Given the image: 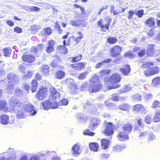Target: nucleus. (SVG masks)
Listing matches in <instances>:
<instances>
[{
	"label": "nucleus",
	"mask_w": 160,
	"mask_h": 160,
	"mask_svg": "<svg viewBox=\"0 0 160 160\" xmlns=\"http://www.w3.org/2000/svg\"><path fill=\"white\" fill-rule=\"evenodd\" d=\"M65 76V72L60 70H58L55 72L54 77L57 79L61 80Z\"/></svg>",
	"instance_id": "31"
},
{
	"label": "nucleus",
	"mask_w": 160,
	"mask_h": 160,
	"mask_svg": "<svg viewBox=\"0 0 160 160\" xmlns=\"http://www.w3.org/2000/svg\"><path fill=\"white\" fill-rule=\"evenodd\" d=\"M155 45L154 44H149L147 46L146 49V55L149 57L158 56L159 53L157 54L155 53Z\"/></svg>",
	"instance_id": "8"
},
{
	"label": "nucleus",
	"mask_w": 160,
	"mask_h": 160,
	"mask_svg": "<svg viewBox=\"0 0 160 160\" xmlns=\"http://www.w3.org/2000/svg\"><path fill=\"white\" fill-rule=\"evenodd\" d=\"M87 73V72H83L80 73L78 76V79L79 80L84 79L86 77Z\"/></svg>",
	"instance_id": "52"
},
{
	"label": "nucleus",
	"mask_w": 160,
	"mask_h": 160,
	"mask_svg": "<svg viewBox=\"0 0 160 160\" xmlns=\"http://www.w3.org/2000/svg\"><path fill=\"white\" fill-rule=\"evenodd\" d=\"M144 121L146 124H150L152 122L151 117L149 114L147 115L145 117Z\"/></svg>",
	"instance_id": "46"
},
{
	"label": "nucleus",
	"mask_w": 160,
	"mask_h": 160,
	"mask_svg": "<svg viewBox=\"0 0 160 160\" xmlns=\"http://www.w3.org/2000/svg\"><path fill=\"white\" fill-rule=\"evenodd\" d=\"M21 59L24 62L31 63L35 61L36 57L32 54H24L21 57Z\"/></svg>",
	"instance_id": "13"
},
{
	"label": "nucleus",
	"mask_w": 160,
	"mask_h": 160,
	"mask_svg": "<svg viewBox=\"0 0 160 160\" xmlns=\"http://www.w3.org/2000/svg\"><path fill=\"white\" fill-rule=\"evenodd\" d=\"M70 91L72 93H76L77 92V87L76 85L72 83L70 84Z\"/></svg>",
	"instance_id": "47"
},
{
	"label": "nucleus",
	"mask_w": 160,
	"mask_h": 160,
	"mask_svg": "<svg viewBox=\"0 0 160 160\" xmlns=\"http://www.w3.org/2000/svg\"><path fill=\"white\" fill-rule=\"evenodd\" d=\"M43 32L44 36H48L52 33V30L51 28L46 27L43 29Z\"/></svg>",
	"instance_id": "40"
},
{
	"label": "nucleus",
	"mask_w": 160,
	"mask_h": 160,
	"mask_svg": "<svg viewBox=\"0 0 160 160\" xmlns=\"http://www.w3.org/2000/svg\"><path fill=\"white\" fill-rule=\"evenodd\" d=\"M152 108L154 109L158 108H159L160 110V102L159 101L155 100L153 102Z\"/></svg>",
	"instance_id": "44"
},
{
	"label": "nucleus",
	"mask_w": 160,
	"mask_h": 160,
	"mask_svg": "<svg viewBox=\"0 0 160 160\" xmlns=\"http://www.w3.org/2000/svg\"><path fill=\"white\" fill-rule=\"evenodd\" d=\"M135 14L138 18H141L144 15V11L143 9L138 10L135 13Z\"/></svg>",
	"instance_id": "51"
},
{
	"label": "nucleus",
	"mask_w": 160,
	"mask_h": 160,
	"mask_svg": "<svg viewBox=\"0 0 160 160\" xmlns=\"http://www.w3.org/2000/svg\"><path fill=\"white\" fill-rule=\"evenodd\" d=\"M29 9L31 12H38L40 9L39 8L36 6H32L30 7Z\"/></svg>",
	"instance_id": "61"
},
{
	"label": "nucleus",
	"mask_w": 160,
	"mask_h": 160,
	"mask_svg": "<svg viewBox=\"0 0 160 160\" xmlns=\"http://www.w3.org/2000/svg\"><path fill=\"white\" fill-rule=\"evenodd\" d=\"M11 105L12 107V110H18L22 108L24 103L21 100L15 98H11Z\"/></svg>",
	"instance_id": "5"
},
{
	"label": "nucleus",
	"mask_w": 160,
	"mask_h": 160,
	"mask_svg": "<svg viewBox=\"0 0 160 160\" xmlns=\"http://www.w3.org/2000/svg\"><path fill=\"white\" fill-rule=\"evenodd\" d=\"M88 86V83L87 82H85L84 84L80 87V89L82 91H84L86 90L87 86Z\"/></svg>",
	"instance_id": "63"
},
{
	"label": "nucleus",
	"mask_w": 160,
	"mask_h": 160,
	"mask_svg": "<svg viewBox=\"0 0 160 160\" xmlns=\"http://www.w3.org/2000/svg\"><path fill=\"white\" fill-rule=\"evenodd\" d=\"M54 27L58 32L59 34H61L63 30L61 28L59 24V22L58 21H57L55 22Z\"/></svg>",
	"instance_id": "49"
},
{
	"label": "nucleus",
	"mask_w": 160,
	"mask_h": 160,
	"mask_svg": "<svg viewBox=\"0 0 160 160\" xmlns=\"http://www.w3.org/2000/svg\"><path fill=\"white\" fill-rule=\"evenodd\" d=\"M43 108L45 110H48L51 107L52 103L49 100H47L42 103Z\"/></svg>",
	"instance_id": "38"
},
{
	"label": "nucleus",
	"mask_w": 160,
	"mask_h": 160,
	"mask_svg": "<svg viewBox=\"0 0 160 160\" xmlns=\"http://www.w3.org/2000/svg\"><path fill=\"white\" fill-rule=\"evenodd\" d=\"M4 56L5 57H9L11 54L12 50L10 48H5L3 49Z\"/></svg>",
	"instance_id": "48"
},
{
	"label": "nucleus",
	"mask_w": 160,
	"mask_h": 160,
	"mask_svg": "<svg viewBox=\"0 0 160 160\" xmlns=\"http://www.w3.org/2000/svg\"><path fill=\"white\" fill-rule=\"evenodd\" d=\"M101 124V121L97 118H92L90 123L89 128L91 130H94Z\"/></svg>",
	"instance_id": "14"
},
{
	"label": "nucleus",
	"mask_w": 160,
	"mask_h": 160,
	"mask_svg": "<svg viewBox=\"0 0 160 160\" xmlns=\"http://www.w3.org/2000/svg\"><path fill=\"white\" fill-rule=\"evenodd\" d=\"M3 110L6 112L9 111V108L8 106V103L4 100L0 101V110Z\"/></svg>",
	"instance_id": "25"
},
{
	"label": "nucleus",
	"mask_w": 160,
	"mask_h": 160,
	"mask_svg": "<svg viewBox=\"0 0 160 160\" xmlns=\"http://www.w3.org/2000/svg\"><path fill=\"white\" fill-rule=\"evenodd\" d=\"M22 108L24 112L30 113L31 115H34L36 113V111L34 110V107L30 102L24 104Z\"/></svg>",
	"instance_id": "10"
},
{
	"label": "nucleus",
	"mask_w": 160,
	"mask_h": 160,
	"mask_svg": "<svg viewBox=\"0 0 160 160\" xmlns=\"http://www.w3.org/2000/svg\"><path fill=\"white\" fill-rule=\"evenodd\" d=\"M107 42L110 44H114L118 41L117 39L114 37H109L107 40Z\"/></svg>",
	"instance_id": "39"
},
{
	"label": "nucleus",
	"mask_w": 160,
	"mask_h": 160,
	"mask_svg": "<svg viewBox=\"0 0 160 160\" xmlns=\"http://www.w3.org/2000/svg\"><path fill=\"white\" fill-rule=\"evenodd\" d=\"M122 51V48L118 45L113 46L110 48V50L111 56L114 58L119 56Z\"/></svg>",
	"instance_id": "7"
},
{
	"label": "nucleus",
	"mask_w": 160,
	"mask_h": 160,
	"mask_svg": "<svg viewBox=\"0 0 160 160\" xmlns=\"http://www.w3.org/2000/svg\"><path fill=\"white\" fill-rule=\"evenodd\" d=\"M68 103V101L66 99H63L58 102L59 106L66 105Z\"/></svg>",
	"instance_id": "53"
},
{
	"label": "nucleus",
	"mask_w": 160,
	"mask_h": 160,
	"mask_svg": "<svg viewBox=\"0 0 160 160\" xmlns=\"http://www.w3.org/2000/svg\"><path fill=\"white\" fill-rule=\"evenodd\" d=\"M136 56V55L132 52L131 50L128 51L124 54V56L125 57H129L131 59L135 58Z\"/></svg>",
	"instance_id": "41"
},
{
	"label": "nucleus",
	"mask_w": 160,
	"mask_h": 160,
	"mask_svg": "<svg viewBox=\"0 0 160 160\" xmlns=\"http://www.w3.org/2000/svg\"><path fill=\"white\" fill-rule=\"evenodd\" d=\"M57 49L58 52L61 54L66 53L68 52V50L64 45H59L57 47Z\"/></svg>",
	"instance_id": "37"
},
{
	"label": "nucleus",
	"mask_w": 160,
	"mask_h": 160,
	"mask_svg": "<svg viewBox=\"0 0 160 160\" xmlns=\"http://www.w3.org/2000/svg\"><path fill=\"white\" fill-rule=\"evenodd\" d=\"M61 63V58L58 57L56 56L55 58L52 61L50 65L53 68L59 69H63V67L60 65Z\"/></svg>",
	"instance_id": "12"
},
{
	"label": "nucleus",
	"mask_w": 160,
	"mask_h": 160,
	"mask_svg": "<svg viewBox=\"0 0 160 160\" xmlns=\"http://www.w3.org/2000/svg\"><path fill=\"white\" fill-rule=\"evenodd\" d=\"M15 94L17 96H20L23 95V92L20 89H16L15 90Z\"/></svg>",
	"instance_id": "64"
},
{
	"label": "nucleus",
	"mask_w": 160,
	"mask_h": 160,
	"mask_svg": "<svg viewBox=\"0 0 160 160\" xmlns=\"http://www.w3.org/2000/svg\"><path fill=\"white\" fill-rule=\"evenodd\" d=\"M142 96L138 94H137L133 96V98L137 101H140L141 100Z\"/></svg>",
	"instance_id": "58"
},
{
	"label": "nucleus",
	"mask_w": 160,
	"mask_h": 160,
	"mask_svg": "<svg viewBox=\"0 0 160 160\" xmlns=\"http://www.w3.org/2000/svg\"><path fill=\"white\" fill-rule=\"evenodd\" d=\"M86 63L85 62H80L71 64V67L74 69L78 71L84 70L86 67Z\"/></svg>",
	"instance_id": "16"
},
{
	"label": "nucleus",
	"mask_w": 160,
	"mask_h": 160,
	"mask_svg": "<svg viewBox=\"0 0 160 160\" xmlns=\"http://www.w3.org/2000/svg\"><path fill=\"white\" fill-rule=\"evenodd\" d=\"M73 6L75 8H79L81 10V12L82 14H84L85 13V10L84 8L76 4H74Z\"/></svg>",
	"instance_id": "54"
},
{
	"label": "nucleus",
	"mask_w": 160,
	"mask_h": 160,
	"mask_svg": "<svg viewBox=\"0 0 160 160\" xmlns=\"http://www.w3.org/2000/svg\"><path fill=\"white\" fill-rule=\"evenodd\" d=\"M82 58V55L81 54H79L77 56L72 58L71 62L73 63L77 62L80 61Z\"/></svg>",
	"instance_id": "45"
},
{
	"label": "nucleus",
	"mask_w": 160,
	"mask_h": 160,
	"mask_svg": "<svg viewBox=\"0 0 160 160\" xmlns=\"http://www.w3.org/2000/svg\"><path fill=\"white\" fill-rule=\"evenodd\" d=\"M146 53V51L145 49H142L139 50V52L138 53V56L139 57H141L144 56Z\"/></svg>",
	"instance_id": "59"
},
{
	"label": "nucleus",
	"mask_w": 160,
	"mask_h": 160,
	"mask_svg": "<svg viewBox=\"0 0 160 160\" xmlns=\"http://www.w3.org/2000/svg\"><path fill=\"white\" fill-rule=\"evenodd\" d=\"M17 110L16 112V115L17 118L21 119L24 118L25 116V112L23 110V108Z\"/></svg>",
	"instance_id": "33"
},
{
	"label": "nucleus",
	"mask_w": 160,
	"mask_h": 160,
	"mask_svg": "<svg viewBox=\"0 0 160 160\" xmlns=\"http://www.w3.org/2000/svg\"><path fill=\"white\" fill-rule=\"evenodd\" d=\"M148 141L154 140L155 139V136L152 132L148 133Z\"/></svg>",
	"instance_id": "55"
},
{
	"label": "nucleus",
	"mask_w": 160,
	"mask_h": 160,
	"mask_svg": "<svg viewBox=\"0 0 160 160\" xmlns=\"http://www.w3.org/2000/svg\"><path fill=\"white\" fill-rule=\"evenodd\" d=\"M89 147L91 151L96 152L98 151L99 146L97 142H90L89 144Z\"/></svg>",
	"instance_id": "26"
},
{
	"label": "nucleus",
	"mask_w": 160,
	"mask_h": 160,
	"mask_svg": "<svg viewBox=\"0 0 160 160\" xmlns=\"http://www.w3.org/2000/svg\"><path fill=\"white\" fill-rule=\"evenodd\" d=\"M27 72V74L24 75V78L25 79H28L32 78L33 75V72L32 71H28Z\"/></svg>",
	"instance_id": "57"
},
{
	"label": "nucleus",
	"mask_w": 160,
	"mask_h": 160,
	"mask_svg": "<svg viewBox=\"0 0 160 160\" xmlns=\"http://www.w3.org/2000/svg\"><path fill=\"white\" fill-rule=\"evenodd\" d=\"M128 19H132L133 15L135 14V13L133 11L129 10L128 12Z\"/></svg>",
	"instance_id": "60"
},
{
	"label": "nucleus",
	"mask_w": 160,
	"mask_h": 160,
	"mask_svg": "<svg viewBox=\"0 0 160 160\" xmlns=\"http://www.w3.org/2000/svg\"><path fill=\"white\" fill-rule=\"evenodd\" d=\"M123 131L128 133H131L133 128V125L130 123L128 122L123 124L122 127Z\"/></svg>",
	"instance_id": "20"
},
{
	"label": "nucleus",
	"mask_w": 160,
	"mask_h": 160,
	"mask_svg": "<svg viewBox=\"0 0 160 160\" xmlns=\"http://www.w3.org/2000/svg\"><path fill=\"white\" fill-rule=\"evenodd\" d=\"M77 33L79 36L76 38L73 36L70 37L71 45L72 46H76L80 42L82 39L83 37V35L81 32H78Z\"/></svg>",
	"instance_id": "11"
},
{
	"label": "nucleus",
	"mask_w": 160,
	"mask_h": 160,
	"mask_svg": "<svg viewBox=\"0 0 160 160\" xmlns=\"http://www.w3.org/2000/svg\"><path fill=\"white\" fill-rule=\"evenodd\" d=\"M159 71L160 69L159 68L155 66L148 68L147 69L144 71V73L146 76L149 77L158 74Z\"/></svg>",
	"instance_id": "6"
},
{
	"label": "nucleus",
	"mask_w": 160,
	"mask_h": 160,
	"mask_svg": "<svg viewBox=\"0 0 160 160\" xmlns=\"http://www.w3.org/2000/svg\"><path fill=\"white\" fill-rule=\"evenodd\" d=\"M103 81L106 84L111 85L108 87L109 89L117 88L120 86V84H117L121 80L120 75L117 73H113L109 77L108 76L104 78Z\"/></svg>",
	"instance_id": "1"
},
{
	"label": "nucleus",
	"mask_w": 160,
	"mask_h": 160,
	"mask_svg": "<svg viewBox=\"0 0 160 160\" xmlns=\"http://www.w3.org/2000/svg\"><path fill=\"white\" fill-rule=\"evenodd\" d=\"M124 98H123L120 97L118 96L113 94L112 95V99L113 101H118L119 100H122Z\"/></svg>",
	"instance_id": "50"
},
{
	"label": "nucleus",
	"mask_w": 160,
	"mask_h": 160,
	"mask_svg": "<svg viewBox=\"0 0 160 160\" xmlns=\"http://www.w3.org/2000/svg\"><path fill=\"white\" fill-rule=\"evenodd\" d=\"M70 23L72 26L76 27H85L86 26V23L84 22V21L80 19L72 20Z\"/></svg>",
	"instance_id": "18"
},
{
	"label": "nucleus",
	"mask_w": 160,
	"mask_h": 160,
	"mask_svg": "<svg viewBox=\"0 0 160 160\" xmlns=\"http://www.w3.org/2000/svg\"><path fill=\"white\" fill-rule=\"evenodd\" d=\"M48 88L45 87H41L36 95V97L38 100L44 99L48 92Z\"/></svg>",
	"instance_id": "9"
},
{
	"label": "nucleus",
	"mask_w": 160,
	"mask_h": 160,
	"mask_svg": "<svg viewBox=\"0 0 160 160\" xmlns=\"http://www.w3.org/2000/svg\"><path fill=\"white\" fill-rule=\"evenodd\" d=\"M84 134L90 136H93L95 134V133L90 131L89 130L87 129L84 132Z\"/></svg>",
	"instance_id": "56"
},
{
	"label": "nucleus",
	"mask_w": 160,
	"mask_h": 160,
	"mask_svg": "<svg viewBox=\"0 0 160 160\" xmlns=\"http://www.w3.org/2000/svg\"><path fill=\"white\" fill-rule=\"evenodd\" d=\"M0 118L1 122L2 124L5 125L9 123V117L7 115L3 114L1 116Z\"/></svg>",
	"instance_id": "27"
},
{
	"label": "nucleus",
	"mask_w": 160,
	"mask_h": 160,
	"mask_svg": "<svg viewBox=\"0 0 160 160\" xmlns=\"http://www.w3.org/2000/svg\"><path fill=\"white\" fill-rule=\"evenodd\" d=\"M89 81L90 85L88 88V91L89 92H96L101 89L102 85L100 82L99 77L97 75H94Z\"/></svg>",
	"instance_id": "2"
},
{
	"label": "nucleus",
	"mask_w": 160,
	"mask_h": 160,
	"mask_svg": "<svg viewBox=\"0 0 160 160\" xmlns=\"http://www.w3.org/2000/svg\"><path fill=\"white\" fill-rule=\"evenodd\" d=\"M41 72L43 75H48L50 72L49 67L48 65L46 64L42 65L41 68Z\"/></svg>",
	"instance_id": "22"
},
{
	"label": "nucleus",
	"mask_w": 160,
	"mask_h": 160,
	"mask_svg": "<svg viewBox=\"0 0 160 160\" xmlns=\"http://www.w3.org/2000/svg\"><path fill=\"white\" fill-rule=\"evenodd\" d=\"M117 138L121 141H124L128 139L129 137L128 133L123 131L118 132L117 135Z\"/></svg>",
	"instance_id": "19"
},
{
	"label": "nucleus",
	"mask_w": 160,
	"mask_h": 160,
	"mask_svg": "<svg viewBox=\"0 0 160 160\" xmlns=\"http://www.w3.org/2000/svg\"><path fill=\"white\" fill-rule=\"evenodd\" d=\"M160 84V77H157L153 78L152 81L151 85L153 87L158 86Z\"/></svg>",
	"instance_id": "36"
},
{
	"label": "nucleus",
	"mask_w": 160,
	"mask_h": 160,
	"mask_svg": "<svg viewBox=\"0 0 160 160\" xmlns=\"http://www.w3.org/2000/svg\"><path fill=\"white\" fill-rule=\"evenodd\" d=\"M112 19L111 18L106 19V22L104 24L103 22V20L101 19L97 22V25L100 29V31L106 32L107 31H109L110 26L111 25Z\"/></svg>",
	"instance_id": "3"
},
{
	"label": "nucleus",
	"mask_w": 160,
	"mask_h": 160,
	"mask_svg": "<svg viewBox=\"0 0 160 160\" xmlns=\"http://www.w3.org/2000/svg\"><path fill=\"white\" fill-rule=\"evenodd\" d=\"M132 111L136 112H141L145 114L147 112L144 106L141 104H137L134 106L132 108Z\"/></svg>",
	"instance_id": "15"
},
{
	"label": "nucleus",
	"mask_w": 160,
	"mask_h": 160,
	"mask_svg": "<svg viewBox=\"0 0 160 160\" xmlns=\"http://www.w3.org/2000/svg\"><path fill=\"white\" fill-rule=\"evenodd\" d=\"M79 144L77 143L72 147V153L75 156H78L80 153V147Z\"/></svg>",
	"instance_id": "21"
},
{
	"label": "nucleus",
	"mask_w": 160,
	"mask_h": 160,
	"mask_svg": "<svg viewBox=\"0 0 160 160\" xmlns=\"http://www.w3.org/2000/svg\"><path fill=\"white\" fill-rule=\"evenodd\" d=\"M38 86V82L36 79H32L31 82V89L32 92H36Z\"/></svg>",
	"instance_id": "29"
},
{
	"label": "nucleus",
	"mask_w": 160,
	"mask_h": 160,
	"mask_svg": "<svg viewBox=\"0 0 160 160\" xmlns=\"http://www.w3.org/2000/svg\"><path fill=\"white\" fill-rule=\"evenodd\" d=\"M154 63L153 62H146L143 63L141 65V67L143 68H149L150 66H153Z\"/></svg>",
	"instance_id": "43"
},
{
	"label": "nucleus",
	"mask_w": 160,
	"mask_h": 160,
	"mask_svg": "<svg viewBox=\"0 0 160 160\" xmlns=\"http://www.w3.org/2000/svg\"><path fill=\"white\" fill-rule=\"evenodd\" d=\"M145 24L149 27H154L156 24L155 19L152 17L149 18L145 22Z\"/></svg>",
	"instance_id": "23"
},
{
	"label": "nucleus",
	"mask_w": 160,
	"mask_h": 160,
	"mask_svg": "<svg viewBox=\"0 0 160 160\" xmlns=\"http://www.w3.org/2000/svg\"><path fill=\"white\" fill-rule=\"evenodd\" d=\"M101 148L103 149H106L109 146V141L107 139L103 138L101 140Z\"/></svg>",
	"instance_id": "28"
},
{
	"label": "nucleus",
	"mask_w": 160,
	"mask_h": 160,
	"mask_svg": "<svg viewBox=\"0 0 160 160\" xmlns=\"http://www.w3.org/2000/svg\"><path fill=\"white\" fill-rule=\"evenodd\" d=\"M49 92L50 93V99L52 100H55L57 98L58 95L57 92L54 87H51L49 89Z\"/></svg>",
	"instance_id": "24"
},
{
	"label": "nucleus",
	"mask_w": 160,
	"mask_h": 160,
	"mask_svg": "<svg viewBox=\"0 0 160 160\" xmlns=\"http://www.w3.org/2000/svg\"><path fill=\"white\" fill-rule=\"evenodd\" d=\"M120 71L125 75H128L130 72L131 68L130 66L128 65H126L123 68L120 69Z\"/></svg>",
	"instance_id": "30"
},
{
	"label": "nucleus",
	"mask_w": 160,
	"mask_h": 160,
	"mask_svg": "<svg viewBox=\"0 0 160 160\" xmlns=\"http://www.w3.org/2000/svg\"><path fill=\"white\" fill-rule=\"evenodd\" d=\"M48 47L46 48V51L48 54L51 53L54 50V46L55 42L53 40H50L48 42Z\"/></svg>",
	"instance_id": "17"
},
{
	"label": "nucleus",
	"mask_w": 160,
	"mask_h": 160,
	"mask_svg": "<svg viewBox=\"0 0 160 160\" xmlns=\"http://www.w3.org/2000/svg\"><path fill=\"white\" fill-rule=\"evenodd\" d=\"M153 120L155 122H157L160 121V110H159L158 109L155 110Z\"/></svg>",
	"instance_id": "34"
},
{
	"label": "nucleus",
	"mask_w": 160,
	"mask_h": 160,
	"mask_svg": "<svg viewBox=\"0 0 160 160\" xmlns=\"http://www.w3.org/2000/svg\"><path fill=\"white\" fill-rule=\"evenodd\" d=\"M121 150V147L119 145H117L113 147V151L114 152H120Z\"/></svg>",
	"instance_id": "62"
},
{
	"label": "nucleus",
	"mask_w": 160,
	"mask_h": 160,
	"mask_svg": "<svg viewBox=\"0 0 160 160\" xmlns=\"http://www.w3.org/2000/svg\"><path fill=\"white\" fill-rule=\"evenodd\" d=\"M10 75H8V78L9 79H11L10 82L13 84H17L18 83L19 81V78L16 76L13 75L12 78L9 77Z\"/></svg>",
	"instance_id": "42"
},
{
	"label": "nucleus",
	"mask_w": 160,
	"mask_h": 160,
	"mask_svg": "<svg viewBox=\"0 0 160 160\" xmlns=\"http://www.w3.org/2000/svg\"><path fill=\"white\" fill-rule=\"evenodd\" d=\"M130 106L127 103H122L120 104L118 106V109L122 111H128L129 109Z\"/></svg>",
	"instance_id": "35"
},
{
	"label": "nucleus",
	"mask_w": 160,
	"mask_h": 160,
	"mask_svg": "<svg viewBox=\"0 0 160 160\" xmlns=\"http://www.w3.org/2000/svg\"><path fill=\"white\" fill-rule=\"evenodd\" d=\"M104 122L106 123L104 125V129L102 131V133L104 134L106 136L112 135L114 132V125L111 122H106V120L104 121Z\"/></svg>",
	"instance_id": "4"
},
{
	"label": "nucleus",
	"mask_w": 160,
	"mask_h": 160,
	"mask_svg": "<svg viewBox=\"0 0 160 160\" xmlns=\"http://www.w3.org/2000/svg\"><path fill=\"white\" fill-rule=\"evenodd\" d=\"M111 72V71L109 70H100L99 73V77L100 78L102 79L107 77V76Z\"/></svg>",
	"instance_id": "32"
}]
</instances>
